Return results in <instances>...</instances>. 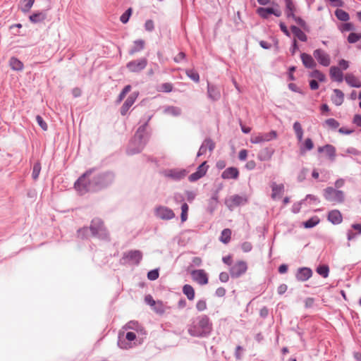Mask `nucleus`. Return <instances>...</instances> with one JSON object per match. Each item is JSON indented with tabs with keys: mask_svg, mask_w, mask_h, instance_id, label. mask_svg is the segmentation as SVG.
Masks as SVG:
<instances>
[{
	"mask_svg": "<svg viewBox=\"0 0 361 361\" xmlns=\"http://www.w3.org/2000/svg\"><path fill=\"white\" fill-rule=\"evenodd\" d=\"M212 322L206 314H202L196 317L195 321L188 328V334L193 337H208L213 329Z\"/></svg>",
	"mask_w": 361,
	"mask_h": 361,
	"instance_id": "3",
	"label": "nucleus"
},
{
	"mask_svg": "<svg viewBox=\"0 0 361 361\" xmlns=\"http://www.w3.org/2000/svg\"><path fill=\"white\" fill-rule=\"evenodd\" d=\"M154 216L162 220H171L175 217L174 212L169 207L159 205L154 209Z\"/></svg>",
	"mask_w": 361,
	"mask_h": 361,
	"instance_id": "9",
	"label": "nucleus"
},
{
	"mask_svg": "<svg viewBox=\"0 0 361 361\" xmlns=\"http://www.w3.org/2000/svg\"><path fill=\"white\" fill-rule=\"evenodd\" d=\"M231 238V230L230 228H224L221 233L219 240L224 244L230 242Z\"/></svg>",
	"mask_w": 361,
	"mask_h": 361,
	"instance_id": "40",
	"label": "nucleus"
},
{
	"mask_svg": "<svg viewBox=\"0 0 361 361\" xmlns=\"http://www.w3.org/2000/svg\"><path fill=\"white\" fill-rule=\"evenodd\" d=\"M117 345L121 349L128 350L137 345V343L135 342L133 343H129L125 337L124 332H119L118 336Z\"/></svg>",
	"mask_w": 361,
	"mask_h": 361,
	"instance_id": "21",
	"label": "nucleus"
},
{
	"mask_svg": "<svg viewBox=\"0 0 361 361\" xmlns=\"http://www.w3.org/2000/svg\"><path fill=\"white\" fill-rule=\"evenodd\" d=\"M231 202H226V204L229 209H232L234 207H238L240 205H245L248 202V200L246 196H240L239 195H234L231 196Z\"/></svg>",
	"mask_w": 361,
	"mask_h": 361,
	"instance_id": "16",
	"label": "nucleus"
},
{
	"mask_svg": "<svg viewBox=\"0 0 361 361\" xmlns=\"http://www.w3.org/2000/svg\"><path fill=\"white\" fill-rule=\"evenodd\" d=\"M320 222V219L317 216H313L309 219L302 223V226L305 228H312L317 226Z\"/></svg>",
	"mask_w": 361,
	"mask_h": 361,
	"instance_id": "35",
	"label": "nucleus"
},
{
	"mask_svg": "<svg viewBox=\"0 0 361 361\" xmlns=\"http://www.w3.org/2000/svg\"><path fill=\"white\" fill-rule=\"evenodd\" d=\"M327 219L332 224L338 225L342 222L343 216L339 210L333 209L329 212Z\"/></svg>",
	"mask_w": 361,
	"mask_h": 361,
	"instance_id": "22",
	"label": "nucleus"
},
{
	"mask_svg": "<svg viewBox=\"0 0 361 361\" xmlns=\"http://www.w3.org/2000/svg\"><path fill=\"white\" fill-rule=\"evenodd\" d=\"M47 17L46 11H37L29 16V20L34 24L42 23Z\"/></svg>",
	"mask_w": 361,
	"mask_h": 361,
	"instance_id": "24",
	"label": "nucleus"
},
{
	"mask_svg": "<svg viewBox=\"0 0 361 361\" xmlns=\"http://www.w3.org/2000/svg\"><path fill=\"white\" fill-rule=\"evenodd\" d=\"M209 167L207 161H204L197 166L195 172L189 176L188 180L191 183L197 181L206 175Z\"/></svg>",
	"mask_w": 361,
	"mask_h": 361,
	"instance_id": "10",
	"label": "nucleus"
},
{
	"mask_svg": "<svg viewBox=\"0 0 361 361\" xmlns=\"http://www.w3.org/2000/svg\"><path fill=\"white\" fill-rule=\"evenodd\" d=\"M180 221L182 223H184L188 219L189 206L186 202H183L180 207Z\"/></svg>",
	"mask_w": 361,
	"mask_h": 361,
	"instance_id": "49",
	"label": "nucleus"
},
{
	"mask_svg": "<svg viewBox=\"0 0 361 361\" xmlns=\"http://www.w3.org/2000/svg\"><path fill=\"white\" fill-rule=\"evenodd\" d=\"M186 75L195 82H200V75L198 72L194 69H188L185 71Z\"/></svg>",
	"mask_w": 361,
	"mask_h": 361,
	"instance_id": "47",
	"label": "nucleus"
},
{
	"mask_svg": "<svg viewBox=\"0 0 361 361\" xmlns=\"http://www.w3.org/2000/svg\"><path fill=\"white\" fill-rule=\"evenodd\" d=\"M334 14L337 19L341 21L347 22L350 20L349 13L343 9L337 8L334 12Z\"/></svg>",
	"mask_w": 361,
	"mask_h": 361,
	"instance_id": "38",
	"label": "nucleus"
},
{
	"mask_svg": "<svg viewBox=\"0 0 361 361\" xmlns=\"http://www.w3.org/2000/svg\"><path fill=\"white\" fill-rule=\"evenodd\" d=\"M286 3V14L288 18L295 17V7L292 0H284Z\"/></svg>",
	"mask_w": 361,
	"mask_h": 361,
	"instance_id": "33",
	"label": "nucleus"
},
{
	"mask_svg": "<svg viewBox=\"0 0 361 361\" xmlns=\"http://www.w3.org/2000/svg\"><path fill=\"white\" fill-rule=\"evenodd\" d=\"M125 337L129 343L134 341L137 345H140L143 343V338H137L136 334L134 332L128 331L125 334Z\"/></svg>",
	"mask_w": 361,
	"mask_h": 361,
	"instance_id": "42",
	"label": "nucleus"
},
{
	"mask_svg": "<svg viewBox=\"0 0 361 361\" xmlns=\"http://www.w3.org/2000/svg\"><path fill=\"white\" fill-rule=\"evenodd\" d=\"M324 199L331 202L341 204L345 201V194L343 191L334 188L333 187H326L323 190Z\"/></svg>",
	"mask_w": 361,
	"mask_h": 361,
	"instance_id": "6",
	"label": "nucleus"
},
{
	"mask_svg": "<svg viewBox=\"0 0 361 361\" xmlns=\"http://www.w3.org/2000/svg\"><path fill=\"white\" fill-rule=\"evenodd\" d=\"M239 170L234 166L226 169L221 175V178L225 180L234 179L236 180L239 177Z\"/></svg>",
	"mask_w": 361,
	"mask_h": 361,
	"instance_id": "20",
	"label": "nucleus"
},
{
	"mask_svg": "<svg viewBox=\"0 0 361 361\" xmlns=\"http://www.w3.org/2000/svg\"><path fill=\"white\" fill-rule=\"evenodd\" d=\"M293 128L298 141H301L303 137V130L302 128L300 123L298 121H295L293 123Z\"/></svg>",
	"mask_w": 361,
	"mask_h": 361,
	"instance_id": "45",
	"label": "nucleus"
},
{
	"mask_svg": "<svg viewBox=\"0 0 361 361\" xmlns=\"http://www.w3.org/2000/svg\"><path fill=\"white\" fill-rule=\"evenodd\" d=\"M256 13L263 19L269 18L271 15V7H259L256 10Z\"/></svg>",
	"mask_w": 361,
	"mask_h": 361,
	"instance_id": "41",
	"label": "nucleus"
},
{
	"mask_svg": "<svg viewBox=\"0 0 361 361\" xmlns=\"http://www.w3.org/2000/svg\"><path fill=\"white\" fill-rule=\"evenodd\" d=\"M290 30L294 35L301 42H305L307 41V37L306 34L296 25H291Z\"/></svg>",
	"mask_w": 361,
	"mask_h": 361,
	"instance_id": "31",
	"label": "nucleus"
},
{
	"mask_svg": "<svg viewBox=\"0 0 361 361\" xmlns=\"http://www.w3.org/2000/svg\"><path fill=\"white\" fill-rule=\"evenodd\" d=\"M145 125L141 124L137 129L126 149L128 155L132 156L140 153L147 144L151 134L147 128H145Z\"/></svg>",
	"mask_w": 361,
	"mask_h": 361,
	"instance_id": "2",
	"label": "nucleus"
},
{
	"mask_svg": "<svg viewBox=\"0 0 361 361\" xmlns=\"http://www.w3.org/2000/svg\"><path fill=\"white\" fill-rule=\"evenodd\" d=\"M329 75L331 78L338 82H341L343 80V73L340 68L333 66L329 69Z\"/></svg>",
	"mask_w": 361,
	"mask_h": 361,
	"instance_id": "23",
	"label": "nucleus"
},
{
	"mask_svg": "<svg viewBox=\"0 0 361 361\" xmlns=\"http://www.w3.org/2000/svg\"><path fill=\"white\" fill-rule=\"evenodd\" d=\"M314 148V142L310 137L306 138L302 146L300 147L301 154L305 153L306 151H310Z\"/></svg>",
	"mask_w": 361,
	"mask_h": 361,
	"instance_id": "43",
	"label": "nucleus"
},
{
	"mask_svg": "<svg viewBox=\"0 0 361 361\" xmlns=\"http://www.w3.org/2000/svg\"><path fill=\"white\" fill-rule=\"evenodd\" d=\"M334 95L331 96V101L336 106H341L344 101V94L339 89L333 90Z\"/></svg>",
	"mask_w": 361,
	"mask_h": 361,
	"instance_id": "28",
	"label": "nucleus"
},
{
	"mask_svg": "<svg viewBox=\"0 0 361 361\" xmlns=\"http://www.w3.org/2000/svg\"><path fill=\"white\" fill-rule=\"evenodd\" d=\"M325 152L326 156L331 159L334 160L336 157V147L330 144H326V147H325Z\"/></svg>",
	"mask_w": 361,
	"mask_h": 361,
	"instance_id": "50",
	"label": "nucleus"
},
{
	"mask_svg": "<svg viewBox=\"0 0 361 361\" xmlns=\"http://www.w3.org/2000/svg\"><path fill=\"white\" fill-rule=\"evenodd\" d=\"M95 171V167L87 169L74 183V188L80 194L106 189L114 182L116 176L112 171L100 172L87 180Z\"/></svg>",
	"mask_w": 361,
	"mask_h": 361,
	"instance_id": "1",
	"label": "nucleus"
},
{
	"mask_svg": "<svg viewBox=\"0 0 361 361\" xmlns=\"http://www.w3.org/2000/svg\"><path fill=\"white\" fill-rule=\"evenodd\" d=\"M218 203L219 202H217L209 200L208 204L207 207V212L208 213H209L210 214H212L214 212V211L216 209Z\"/></svg>",
	"mask_w": 361,
	"mask_h": 361,
	"instance_id": "60",
	"label": "nucleus"
},
{
	"mask_svg": "<svg viewBox=\"0 0 361 361\" xmlns=\"http://www.w3.org/2000/svg\"><path fill=\"white\" fill-rule=\"evenodd\" d=\"M271 188L272 190L271 198L275 200L277 196L281 195L284 191V185L283 183L276 184L275 182H271Z\"/></svg>",
	"mask_w": 361,
	"mask_h": 361,
	"instance_id": "29",
	"label": "nucleus"
},
{
	"mask_svg": "<svg viewBox=\"0 0 361 361\" xmlns=\"http://www.w3.org/2000/svg\"><path fill=\"white\" fill-rule=\"evenodd\" d=\"M133 14V8L131 7L128 8L125 11V12L120 17V21L123 24H126L128 23L130 16Z\"/></svg>",
	"mask_w": 361,
	"mask_h": 361,
	"instance_id": "51",
	"label": "nucleus"
},
{
	"mask_svg": "<svg viewBox=\"0 0 361 361\" xmlns=\"http://www.w3.org/2000/svg\"><path fill=\"white\" fill-rule=\"evenodd\" d=\"M247 270V262L243 260H238L229 268V274L232 279H238L243 276Z\"/></svg>",
	"mask_w": 361,
	"mask_h": 361,
	"instance_id": "7",
	"label": "nucleus"
},
{
	"mask_svg": "<svg viewBox=\"0 0 361 361\" xmlns=\"http://www.w3.org/2000/svg\"><path fill=\"white\" fill-rule=\"evenodd\" d=\"M275 152L274 147L269 146L262 149L257 154V159L261 161H269Z\"/></svg>",
	"mask_w": 361,
	"mask_h": 361,
	"instance_id": "19",
	"label": "nucleus"
},
{
	"mask_svg": "<svg viewBox=\"0 0 361 361\" xmlns=\"http://www.w3.org/2000/svg\"><path fill=\"white\" fill-rule=\"evenodd\" d=\"M188 171L186 169H173L165 172V176L170 178L176 181H180L184 178Z\"/></svg>",
	"mask_w": 361,
	"mask_h": 361,
	"instance_id": "15",
	"label": "nucleus"
},
{
	"mask_svg": "<svg viewBox=\"0 0 361 361\" xmlns=\"http://www.w3.org/2000/svg\"><path fill=\"white\" fill-rule=\"evenodd\" d=\"M207 307V302L204 298L199 300L196 303V309L199 312L204 311Z\"/></svg>",
	"mask_w": 361,
	"mask_h": 361,
	"instance_id": "61",
	"label": "nucleus"
},
{
	"mask_svg": "<svg viewBox=\"0 0 361 361\" xmlns=\"http://www.w3.org/2000/svg\"><path fill=\"white\" fill-rule=\"evenodd\" d=\"M147 66V59L145 57L132 60L126 63V68L130 73H140Z\"/></svg>",
	"mask_w": 361,
	"mask_h": 361,
	"instance_id": "8",
	"label": "nucleus"
},
{
	"mask_svg": "<svg viewBox=\"0 0 361 361\" xmlns=\"http://www.w3.org/2000/svg\"><path fill=\"white\" fill-rule=\"evenodd\" d=\"M183 293L187 297L189 300H193L195 297V292L194 288L190 284H185L182 288Z\"/></svg>",
	"mask_w": 361,
	"mask_h": 361,
	"instance_id": "34",
	"label": "nucleus"
},
{
	"mask_svg": "<svg viewBox=\"0 0 361 361\" xmlns=\"http://www.w3.org/2000/svg\"><path fill=\"white\" fill-rule=\"evenodd\" d=\"M310 76L312 78H317L318 81L320 82H324L326 81V75L317 69L313 70L310 73Z\"/></svg>",
	"mask_w": 361,
	"mask_h": 361,
	"instance_id": "48",
	"label": "nucleus"
},
{
	"mask_svg": "<svg viewBox=\"0 0 361 361\" xmlns=\"http://www.w3.org/2000/svg\"><path fill=\"white\" fill-rule=\"evenodd\" d=\"M147 279L149 281H155L157 280L159 276V268H156L154 269H152L147 272Z\"/></svg>",
	"mask_w": 361,
	"mask_h": 361,
	"instance_id": "57",
	"label": "nucleus"
},
{
	"mask_svg": "<svg viewBox=\"0 0 361 361\" xmlns=\"http://www.w3.org/2000/svg\"><path fill=\"white\" fill-rule=\"evenodd\" d=\"M207 148H208L210 152L215 148V142L210 137H207L204 140L197 153V157H200L204 154L207 152Z\"/></svg>",
	"mask_w": 361,
	"mask_h": 361,
	"instance_id": "17",
	"label": "nucleus"
},
{
	"mask_svg": "<svg viewBox=\"0 0 361 361\" xmlns=\"http://www.w3.org/2000/svg\"><path fill=\"white\" fill-rule=\"evenodd\" d=\"M355 29V26L352 23L345 22L339 26V30L341 32L352 31Z\"/></svg>",
	"mask_w": 361,
	"mask_h": 361,
	"instance_id": "56",
	"label": "nucleus"
},
{
	"mask_svg": "<svg viewBox=\"0 0 361 361\" xmlns=\"http://www.w3.org/2000/svg\"><path fill=\"white\" fill-rule=\"evenodd\" d=\"M173 88V86L171 82H164L161 84L160 91L162 92L169 93L172 92Z\"/></svg>",
	"mask_w": 361,
	"mask_h": 361,
	"instance_id": "62",
	"label": "nucleus"
},
{
	"mask_svg": "<svg viewBox=\"0 0 361 361\" xmlns=\"http://www.w3.org/2000/svg\"><path fill=\"white\" fill-rule=\"evenodd\" d=\"M164 114L171 115L173 116H179L181 113V109L178 106H168L164 110Z\"/></svg>",
	"mask_w": 361,
	"mask_h": 361,
	"instance_id": "37",
	"label": "nucleus"
},
{
	"mask_svg": "<svg viewBox=\"0 0 361 361\" xmlns=\"http://www.w3.org/2000/svg\"><path fill=\"white\" fill-rule=\"evenodd\" d=\"M41 171V164L37 161L34 164L32 171V178L34 180H37L39 177Z\"/></svg>",
	"mask_w": 361,
	"mask_h": 361,
	"instance_id": "55",
	"label": "nucleus"
},
{
	"mask_svg": "<svg viewBox=\"0 0 361 361\" xmlns=\"http://www.w3.org/2000/svg\"><path fill=\"white\" fill-rule=\"evenodd\" d=\"M329 267L326 264H319L316 268V272L324 279L329 276Z\"/></svg>",
	"mask_w": 361,
	"mask_h": 361,
	"instance_id": "36",
	"label": "nucleus"
},
{
	"mask_svg": "<svg viewBox=\"0 0 361 361\" xmlns=\"http://www.w3.org/2000/svg\"><path fill=\"white\" fill-rule=\"evenodd\" d=\"M185 194L186 195L187 201L189 203H192L196 197V192L192 190H185Z\"/></svg>",
	"mask_w": 361,
	"mask_h": 361,
	"instance_id": "64",
	"label": "nucleus"
},
{
	"mask_svg": "<svg viewBox=\"0 0 361 361\" xmlns=\"http://www.w3.org/2000/svg\"><path fill=\"white\" fill-rule=\"evenodd\" d=\"M305 203V200H301L299 202L293 203L292 208H291V212L293 214H298L300 212L302 204H303Z\"/></svg>",
	"mask_w": 361,
	"mask_h": 361,
	"instance_id": "59",
	"label": "nucleus"
},
{
	"mask_svg": "<svg viewBox=\"0 0 361 361\" xmlns=\"http://www.w3.org/2000/svg\"><path fill=\"white\" fill-rule=\"evenodd\" d=\"M207 97L212 102L218 101L221 98L219 89L209 82H207Z\"/></svg>",
	"mask_w": 361,
	"mask_h": 361,
	"instance_id": "18",
	"label": "nucleus"
},
{
	"mask_svg": "<svg viewBox=\"0 0 361 361\" xmlns=\"http://www.w3.org/2000/svg\"><path fill=\"white\" fill-rule=\"evenodd\" d=\"M345 80L346 83L352 87H361V82L357 80L356 77L353 74H347L345 77Z\"/></svg>",
	"mask_w": 361,
	"mask_h": 361,
	"instance_id": "32",
	"label": "nucleus"
},
{
	"mask_svg": "<svg viewBox=\"0 0 361 361\" xmlns=\"http://www.w3.org/2000/svg\"><path fill=\"white\" fill-rule=\"evenodd\" d=\"M9 66L13 71H20L24 68L23 63L16 56H12L9 59Z\"/></svg>",
	"mask_w": 361,
	"mask_h": 361,
	"instance_id": "30",
	"label": "nucleus"
},
{
	"mask_svg": "<svg viewBox=\"0 0 361 361\" xmlns=\"http://www.w3.org/2000/svg\"><path fill=\"white\" fill-rule=\"evenodd\" d=\"M139 94L140 93L138 91H134L128 97L120 109L121 116L127 115L128 110L135 103Z\"/></svg>",
	"mask_w": 361,
	"mask_h": 361,
	"instance_id": "11",
	"label": "nucleus"
},
{
	"mask_svg": "<svg viewBox=\"0 0 361 361\" xmlns=\"http://www.w3.org/2000/svg\"><path fill=\"white\" fill-rule=\"evenodd\" d=\"M262 135L264 142H269L277 137V132L271 130L269 133H262Z\"/></svg>",
	"mask_w": 361,
	"mask_h": 361,
	"instance_id": "54",
	"label": "nucleus"
},
{
	"mask_svg": "<svg viewBox=\"0 0 361 361\" xmlns=\"http://www.w3.org/2000/svg\"><path fill=\"white\" fill-rule=\"evenodd\" d=\"M361 39V32L357 33V32H350L348 36V42L350 44H354L356 43L357 41H359Z\"/></svg>",
	"mask_w": 361,
	"mask_h": 361,
	"instance_id": "58",
	"label": "nucleus"
},
{
	"mask_svg": "<svg viewBox=\"0 0 361 361\" xmlns=\"http://www.w3.org/2000/svg\"><path fill=\"white\" fill-rule=\"evenodd\" d=\"M313 274L311 268L307 267H299L295 273V279L298 281L305 282L309 280Z\"/></svg>",
	"mask_w": 361,
	"mask_h": 361,
	"instance_id": "13",
	"label": "nucleus"
},
{
	"mask_svg": "<svg viewBox=\"0 0 361 361\" xmlns=\"http://www.w3.org/2000/svg\"><path fill=\"white\" fill-rule=\"evenodd\" d=\"M90 235H91L90 226H83L82 228H80L77 231V237L82 240L87 239Z\"/></svg>",
	"mask_w": 361,
	"mask_h": 361,
	"instance_id": "39",
	"label": "nucleus"
},
{
	"mask_svg": "<svg viewBox=\"0 0 361 361\" xmlns=\"http://www.w3.org/2000/svg\"><path fill=\"white\" fill-rule=\"evenodd\" d=\"M313 56L320 65L325 67H327L330 65L331 59L329 55L327 54L324 50L321 49H315L313 51Z\"/></svg>",
	"mask_w": 361,
	"mask_h": 361,
	"instance_id": "14",
	"label": "nucleus"
},
{
	"mask_svg": "<svg viewBox=\"0 0 361 361\" xmlns=\"http://www.w3.org/2000/svg\"><path fill=\"white\" fill-rule=\"evenodd\" d=\"M91 235L99 240L109 241L110 235L104 221L98 217L92 219L90 225Z\"/></svg>",
	"mask_w": 361,
	"mask_h": 361,
	"instance_id": "4",
	"label": "nucleus"
},
{
	"mask_svg": "<svg viewBox=\"0 0 361 361\" xmlns=\"http://www.w3.org/2000/svg\"><path fill=\"white\" fill-rule=\"evenodd\" d=\"M145 42L144 39H139L133 42V46L129 49V55H133L135 53L140 52L145 49Z\"/></svg>",
	"mask_w": 361,
	"mask_h": 361,
	"instance_id": "26",
	"label": "nucleus"
},
{
	"mask_svg": "<svg viewBox=\"0 0 361 361\" xmlns=\"http://www.w3.org/2000/svg\"><path fill=\"white\" fill-rule=\"evenodd\" d=\"M300 59L302 60L303 66L306 68H314L317 66V63L314 61V59L309 54L301 53L300 54Z\"/></svg>",
	"mask_w": 361,
	"mask_h": 361,
	"instance_id": "25",
	"label": "nucleus"
},
{
	"mask_svg": "<svg viewBox=\"0 0 361 361\" xmlns=\"http://www.w3.org/2000/svg\"><path fill=\"white\" fill-rule=\"evenodd\" d=\"M192 279L200 285L204 286L209 283L208 274L204 269H195L191 271Z\"/></svg>",
	"mask_w": 361,
	"mask_h": 361,
	"instance_id": "12",
	"label": "nucleus"
},
{
	"mask_svg": "<svg viewBox=\"0 0 361 361\" xmlns=\"http://www.w3.org/2000/svg\"><path fill=\"white\" fill-rule=\"evenodd\" d=\"M36 121H37V124L39 125V126L43 130H47V128H48L47 123H46V121L44 120V118L41 116L37 115L36 116Z\"/></svg>",
	"mask_w": 361,
	"mask_h": 361,
	"instance_id": "63",
	"label": "nucleus"
},
{
	"mask_svg": "<svg viewBox=\"0 0 361 361\" xmlns=\"http://www.w3.org/2000/svg\"><path fill=\"white\" fill-rule=\"evenodd\" d=\"M323 126H327L331 129H336L340 126V123L338 121H336L335 118H330L325 120L324 123L322 124Z\"/></svg>",
	"mask_w": 361,
	"mask_h": 361,
	"instance_id": "52",
	"label": "nucleus"
},
{
	"mask_svg": "<svg viewBox=\"0 0 361 361\" xmlns=\"http://www.w3.org/2000/svg\"><path fill=\"white\" fill-rule=\"evenodd\" d=\"M128 329L135 330L139 335L146 336L147 332L144 327L136 321H130L127 324Z\"/></svg>",
	"mask_w": 361,
	"mask_h": 361,
	"instance_id": "27",
	"label": "nucleus"
},
{
	"mask_svg": "<svg viewBox=\"0 0 361 361\" xmlns=\"http://www.w3.org/2000/svg\"><path fill=\"white\" fill-rule=\"evenodd\" d=\"M21 11L24 13L29 12L32 7L35 0H21Z\"/></svg>",
	"mask_w": 361,
	"mask_h": 361,
	"instance_id": "46",
	"label": "nucleus"
},
{
	"mask_svg": "<svg viewBox=\"0 0 361 361\" xmlns=\"http://www.w3.org/2000/svg\"><path fill=\"white\" fill-rule=\"evenodd\" d=\"M131 88L132 87L130 85H126L119 93L116 100V104H120L126 97V94L131 90Z\"/></svg>",
	"mask_w": 361,
	"mask_h": 361,
	"instance_id": "44",
	"label": "nucleus"
},
{
	"mask_svg": "<svg viewBox=\"0 0 361 361\" xmlns=\"http://www.w3.org/2000/svg\"><path fill=\"white\" fill-rule=\"evenodd\" d=\"M142 259V252L139 250H131L123 252L120 259L121 265L133 264L138 266Z\"/></svg>",
	"mask_w": 361,
	"mask_h": 361,
	"instance_id": "5",
	"label": "nucleus"
},
{
	"mask_svg": "<svg viewBox=\"0 0 361 361\" xmlns=\"http://www.w3.org/2000/svg\"><path fill=\"white\" fill-rule=\"evenodd\" d=\"M152 308L156 313H157L160 315L164 314V312H165L164 305L163 302L161 300H157L156 302V305L152 306Z\"/></svg>",
	"mask_w": 361,
	"mask_h": 361,
	"instance_id": "53",
	"label": "nucleus"
}]
</instances>
